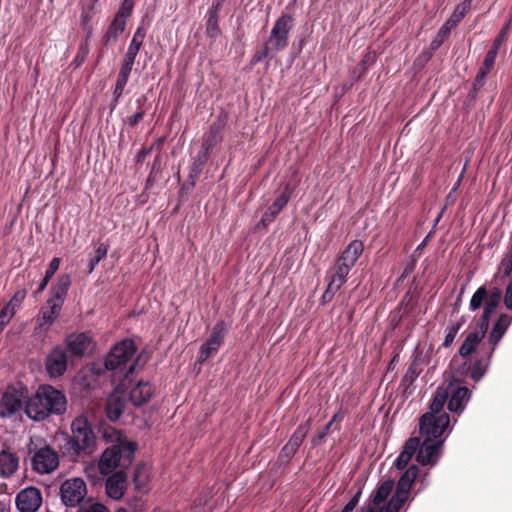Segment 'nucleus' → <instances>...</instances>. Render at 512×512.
I'll use <instances>...</instances> for the list:
<instances>
[{
    "label": "nucleus",
    "instance_id": "c756f323",
    "mask_svg": "<svg viewBox=\"0 0 512 512\" xmlns=\"http://www.w3.org/2000/svg\"><path fill=\"white\" fill-rule=\"evenodd\" d=\"M19 458L16 454L9 451L0 452V476L8 478L18 469Z\"/></svg>",
    "mask_w": 512,
    "mask_h": 512
},
{
    "label": "nucleus",
    "instance_id": "6e6552de",
    "mask_svg": "<svg viewBox=\"0 0 512 512\" xmlns=\"http://www.w3.org/2000/svg\"><path fill=\"white\" fill-rule=\"evenodd\" d=\"M450 417L448 413L440 415H432L431 413H424L420 417L419 430L420 434L425 439L439 440L445 430L449 427Z\"/></svg>",
    "mask_w": 512,
    "mask_h": 512
},
{
    "label": "nucleus",
    "instance_id": "e2e57ef3",
    "mask_svg": "<svg viewBox=\"0 0 512 512\" xmlns=\"http://www.w3.org/2000/svg\"><path fill=\"white\" fill-rule=\"evenodd\" d=\"M504 304L506 308L512 309V290H506V294L504 296Z\"/></svg>",
    "mask_w": 512,
    "mask_h": 512
},
{
    "label": "nucleus",
    "instance_id": "393cba45",
    "mask_svg": "<svg viewBox=\"0 0 512 512\" xmlns=\"http://www.w3.org/2000/svg\"><path fill=\"white\" fill-rule=\"evenodd\" d=\"M420 437H410L404 444L402 451L395 461V466L399 470L406 468L412 457L417 454Z\"/></svg>",
    "mask_w": 512,
    "mask_h": 512
},
{
    "label": "nucleus",
    "instance_id": "412c9836",
    "mask_svg": "<svg viewBox=\"0 0 512 512\" xmlns=\"http://www.w3.org/2000/svg\"><path fill=\"white\" fill-rule=\"evenodd\" d=\"M154 393L149 382L139 381L129 392V398L134 406H142L150 401Z\"/></svg>",
    "mask_w": 512,
    "mask_h": 512
},
{
    "label": "nucleus",
    "instance_id": "4d7b16f0",
    "mask_svg": "<svg viewBox=\"0 0 512 512\" xmlns=\"http://www.w3.org/2000/svg\"><path fill=\"white\" fill-rule=\"evenodd\" d=\"M418 257L417 256H414L412 254L411 256V261L406 265L403 273H402V278L403 277H406L407 275H409L415 268V265H416V261H417Z\"/></svg>",
    "mask_w": 512,
    "mask_h": 512
},
{
    "label": "nucleus",
    "instance_id": "4c0bfd02",
    "mask_svg": "<svg viewBox=\"0 0 512 512\" xmlns=\"http://www.w3.org/2000/svg\"><path fill=\"white\" fill-rule=\"evenodd\" d=\"M406 501V498L394 493L387 505L382 507V512H399Z\"/></svg>",
    "mask_w": 512,
    "mask_h": 512
},
{
    "label": "nucleus",
    "instance_id": "09e8293b",
    "mask_svg": "<svg viewBox=\"0 0 512 512\" xmlns=\"http://www.w3.org/2000/svg\"><path fill=\"white\" fill-rule=\"evenodd\" d=\"M490 71L491 69H485V66L483 65L479 68L475 80L473 82V88L475 90L480 89L484 85L486 76Z\"/></svg>",
    "mask_w": 512,
    "mask_h": 512
},
{
    "label": "nucleus",
    "instance_id": "5701e85b",
    "mask_svg": "<svg viewBox=\"0 0 512 512\" xmlns=\"http://www.w3.org/2000/svg\"><path fill=\"white\" fill-rule=\"evenodd\" d=\"M419 475V468L411 465L400 477L395 493L408 499L411 487Z\"/></svg>",
    "mask_w": 512,
    "mask_h": 512
},
{
    "label": "nucleus",
    "instance_id": "1a4fd4ad",
    "mask_svg": "<svg viewBox=\"0 0 512 512\" xmlns=\"http://www.w3.org/2000/svg\"><path fill=\"white\" fill-rule=\"evenodd\" d=\"M86 494V483L81 478L67 479L60 486L61 501L67 507L78 506Z\"/></svg>",
    "mask_w": 512,
    "mask_h": 512
},
{
    "label": "nucleus",
    "instance_id": "c9c22d12",
    "mask_svg": "<svg viewBox=\"0 0 512 512\" xmlns=\"http://www.w3.org/2000/svg\"><path fill=\"white\" fill-rule=\"evenodd\" d=\"M344 419V412L340 408V410L335 413L332 419L325 425L320 433L313 437L312 443L313 445H319L323 442L324 438L329 434L334 423H340Z\"/></svg>",
    "mask_w": 512,
    "mask_h": 512
},
{
    "label": "nucleus",
    "instance_id": "7c9ffc66",
    "mask_svg": "<svg viewBox=\"0 0 512 512\" xmlns=\"http://www.w3.org/2000/svg\"><path fill=\"white\" fill-rule=\"evenodd\" d=\"M132 68H133L132 66H129L127 64H123V63L121 64V67H120V70H119V73L117 76L115 88L113 91L114 106H116L118 104V102L124 92V89H125V86L127 85Z\"/></svg>",
    "mask_w": 512,
    "mask_h": 512
},
{
    "label": "nucleus",
    "instance_id": "f8f14e48",
    "mask_svg": "<svg viewBox=\"0 0 512 512\" xmlns=\"http://www.w3.org/2000/svg\"><path fill=\"white\" fill-rule=\"evenodd\" d=\"M44 366L50 378L63 376L68 367V354L64 347L55 346L46 355Z\"/></svg>",
    "mask_w": 512,
    "mask_h": 512
},
{
    "label": "nucleus",
    "instance_id": "49530a36",
    "mask_svg": "<svg viewBox=\"0 0 512 512\" xmlns=\"http://www.w3.org/2000/svg\"><path fill=\"white\" fill-rule=\"evenodd\" d=\"M297 450V447L287 442L280 451L279 460L282 462H289L294 457Z\"/></svg>",
    "mask_w": 512,
    "mask_h": 512
},
{
    "label": "nucleus",
    "instance_id": "f3484780",
    "mask_svg": "<svg viewBox=\"0 0 512 512\" xmlns=\"http://www.w3.org/2000/svg\"><path fill=\"white\" fill-rule=\"evenodd\" d=\"M293 193V187L287 184L284 190L280 193V195L273 201L271 205L268 206L267 210L264 212L261 223L266 226L270 224L276 216L283 210V208L289 202L291 195Z\"/></svg>",
    "mask_w": 512,
    "mask_h": 512
},
{
    "label": "nucleus",
    "instance_id": "c85d7f7f",
    "mask_svg": "<svg viewBox=\"0 0 512 512\" xmlns=\"http://www.w3.org/2000/svg\"><path fill=\"white\" fill-rule=\"evenodd\" d=\"M90 342L91 338L86 333L70 335L66 339L68 350L75 356H83Z\"/></svg>",
    "mask_w": 512,
    "mask_h": 512
},
{
    "label": "nucleus",
    "instance_id": "0eeeda50",
    "mask_svg": "<svg viewBox=\"0 0 512 512\" xmlns=\"http://www.w3.org/2000/svg\"><path fill=\"white\" fill-rule=\"evenodd\" d=\"M292 27L293 19L290 15L285 14L279 17L271 29L270 37L263 50L256 57V61H260L262 57L269 54H275L284 50L288 46V37Z\"/></svg>",
    "mask_w": 512,
    "mask_h": 512
},
{
    "label": "nucleus",
    "instance_id": "f704fd0d",
    "mask_svg": "<svg viewBox=\"0 0 512 512\" xmlns=\"http://www.w3.org/2000/svg\"><path fill=\"white\" fill-rule=\"evenodd\" d=\"M311 424L312 418H308L305 422L301 423L290 437L288 443L299 449L311 428Z\"/></svg>",
    "mask_w": 512,
    "mask_h": 512
},
{
    "label": "nucleus",
    "instance_id": "7ed1b4c3",
    "mask_svg": "<svg viewBox=\"0 0 512 512\" xmlns=\"http://www.w3.org/2000/svg\"><path fill=\"white\" fill-rule=\"evenodd\" d=\"M71 435H66L61 445L64 455L71 459L85 458L92 455L97 448V438L92 424L84 415L77 416L70 426Z\"/></svg>",
    "mask_w": 512,
    "mask_h": 512
},
{
    "label": "nucleus",
    "instance_id": "4468645a",
    "mask_svg": "<svg viewBox=\"0 0 512 512\" xmlns=\"http://www.w3.org/2000/svg\"><path fill=\"white\" fill-rule=\"evenodd\" d=\"M130 386V383H126L125 387H121L120 383H118L114 391L108 396L105 405V412L110 421H117L123 414L126 408L125 391L129 389Z\"/></svg>",
    "mask_w": 512,
    "mask_h": 512
},
{
    "label": "nucleus",
    "instance_id": "864d4df0",
    "mask_svg": "<svg viewBox=\"0 0 512 512\" xmlns=\"http://www.w3.org/2000/svg\"><path fill=\"white\" fill-rule=\"evenodd\" d=\"M144 115L145 111L139 108V110L134 115H131L127 118V123L133 127L143 119Z\"/></svg>",
    "mask_w": 512,
    "mask_h": 512
},
{
    "label": "nucleus",
    "instance_id": "680f3d73",
    "mask_svg": "<svg viewBox=\"0 0 512 512\" xmlns=\"http://www.w3.org/2000/svg\"><path fill=\"white\" fill-rule=\"evenodd\" d=\"M334 297V290H324L322 295V304H326L332 300Z\"/></svg>",
    "mask_w": 512,
    "mask_h": 512
},
{
    "label": "nucleus",
    "instance_id": "774afa93",
    "mask_svg": "<svg viewBox=\"0 0 512 512\" xmlns=\"http://www.w3.org/2000/svg\"><path fill=\"white\" fill-rule=\"evenodd\" d=\"M459 22H457L452 16L445 22V26L448 27L450 30L455 28L458 25Z\"/></svg>",
    "mask_w": 512,
    "mask_h": 512
},
{
    "label": "nucleus",
    "instance_id": "69168bd1",
    "mask_svg": "<svg viewBox=\"0 0 512 512\" xmlns=\"http://www.w3.org/2000/svg\"><path fill=\"white\" fill-rule=\"evenodd\" d=\"M445 39H442V38H438V35L436 36V38L431 42L430 44V47L432 50H436L438 49L442 43L444 42Z\"/></svg>",
    "mask_w": 512,
    "mask_h": 512
},
{
    "label": "nucleus",
    "instance_id": "72a5a7b5",
    "mask_svg": "<svg viewBox=\"0 0 512 512\" xmlns=\"http://www.w3.org/2000/svg\"><path fill=\"white\" fill-rule=\"evenodd\" d=\"M448 398L449 393L447 389L441 387L437 388L431 401V404L429 406L430 411H428L427 413H431L432 415H440L442 413H445L443 411V408Z\"/></svg>",
    "mask_w": 512,
    "mask_h": 512
},
{
    "label": "nucleus",
    "instance_id": "2eb2a0df",
    "mask_svg": "<svg viewBox=\"0 0 512 512\" xmlns=\"http://www.w3.org/2000/svg\"><path fill=\"white\" fill-rule=\"evenodd\" d=\"M42 502V493L34 486L22 489L15 498L16 507L20 512H37Z\"/></svg>",
    "mask_w": 512,
    "mask_h": 512
},
{
    "label": "nucleus",
    "instance_id": "dca6fc26",
    "mask_svg": "<svg viewBox=\"0 0 512 512\" xmlns=\"http://www.w3.org/2000/svg\"><path fill=\"white\" fill-rule=\"evenodd\" d=\"M443 440L424 439L417 449L416 461L425 466H434L441 455Z\"/></svg>",
    "mask_w": 512,
    "mask_h": 512
},
{
    "label": "nucleus",
    "instance_id": "ddd939ff",
    "mask_svg": "<svg viewBox=\"0 0 512 512\" xmlns=\"http://www.w3.org/2000/svg\"><path fill=\"white\" fill-rule=\"evenodd\" d=\"M67 290H57L55 295L49 298L42 306L40 314L37 317L39 327H50L56 317L59 315Z\"/></svg>",
    "mask_w": 512,
    "mask_h": 512
},
{
    "label": "nucleus",
    "instance_id": "cd10ccee",
    "mask_svg": "<svg viewBox=\"0 0 512 512\" xmlns=\"http://www.w3.org/2000/svg\"><path fill=\"white\" fill-rule=\"evenodd\" d=\"M469 397L470 390L467 387H457L452 391L448 400V410L453 413L462 412Z\"/></svg>",
    "mask_w": 512,
    "mask_h": 512
},
{
    "label": "nucleus",
    "instance_id": "a18cd8bd",
    "mask_svg": "<svg viewBox=\"0 0 512 512\" xmlns=\"http://www.w3.org/2000/svg\"><path fill=\"white\" fill-rule=\"evenodd\" d=\"M206 32L210 37H216L219 34L218 18L216 13H211L207 23Z\"/></svg>",
    "mask_w": 512,
    "mask_h": 512
},
{
    "label": "nucleus",
    "instance_id": "bb28decb",
    "mask_svg": "<svg viewBox=\"0 0 512 512\" xmlns=\"http://www.w3.org/2000/svg\"><path fill=\"white\" fill-rule=\"evenodd\" d=\"M363 251V242L354 240L347 245L338 260L341 261V263L347 264L350 268H353Z\"/></svg>",
    "mask_w": 512,
    "mask_h": 512
},
{
    "label": "nucleus",
    "instance_id": "6e6d98bb",
    "mask_svg": "<svg viewBox=\"0 0 512 512\" xmlns=\"http://www.w3.org/2000/svg\"><path fill=\"white\" fill-rule=\"evenodd\" d=\"M431 235H432V231L423 239V241L416 247L415 251L413 252V255L414 256H417L418 258L420 257V255L422 254L423 250L425 249V247L427 246L430 238H431Z\"/></svg>",
    "mask_w": 512,
    "mask_h": 512
},
{
    "label": "nucleus",
    "instance_id": "bf43d9fd",
    "mask_svg": "<svg viewBox=\"0 0 512 512\" xmlns=\"http://www.w3.org/2000/svg\"><path fill=\"white\" fill-rule=\"evenodd\" d=\"M107 253H108V246L105 244H101L96 249L95 257L99 258V260L101 261L102 259H104L106 257Z\"/></svg>",
    "mask_w": 512,
    "mask_h": 512
},
{
    "label": "nucleus",
    "instance_id": "aec40b11",
    "mask_svg": "<svg viewBox=\"0 0 512 512\" xmlns=\"http://www.w3.org/2000/svg\"><path fill=\"white\" fill-rule=\"evenodd\" d=\"M221 129L219 126H211L209 130L204 134L201 148L203 150V156L200 159L198 170L207 161L210 151L221 141Z\"/></svg>",
    "mask_w": 512,
    "mask_h": 512
},
{
    "label": "nucleus",
    "instance_id": "473e14b6",
    "mask_svg": "<svg viewBox=\"0 0 512 512\" xmlns=\"http://www.w3.org/2000/svg\"><path fill=\"white\" fill-rule=\"evenodd\" d=\"M481 341L482 338L479 337L478 334L469 332L459 348V355L463 359H467L476 351Z\"/></svg>",
    "mask_w": 512,
    "mask_h": 512
},
{
    "label": "nucleus",
    "instance_id": "79ce46f5",
    "mask_svg": "<svg viewBox=\"0 0 512 512\" xmlns=\"http://www.w3.org/2000/svg\"><path fill=\"white\" fill-rule=\"evenodd\" d=\"M133 0H123L118 12L115 17L127 21L133 10Z\"/></svg>",
    "mask_w": 512,
    "mask_h": 512
},
{
    "label": "nucleus",
    "instance_id": "9b49d317",
    "mask_svg": "<svg viewBox=\"0 0 512 512\" xmlns=\"http://www.w3.org/2000/svg\"><path fill=\"white\" fill-rule=\"evenodd\" d=\"M227 332L228 327L224 320H219L215 323L212 328L211 335L200 348L198 359L200 363L205 362L213 354L218 352L219 348L224 343Z\"/></svg>",
    "mask_w": 512,
    "mask_h": 512
},
{
    "label": "nucleus",
    "instance_id": "2f4dec72",
    "mask_svg": "<svg viewBox=\"0 0 512 512\" xmlns=\"http://www.w3.org/2000/svg\"><path fill=\"white\" fill-rule=\"evenodd\" d=\"M125 27L126 21L114 17L103 37L104 44L111 45L115 43L119 35H121L124 32Z\"/></svg>",
    "mask_w": 512,
    "mask_h": 512
},
{
    "label": "nucleus",
    "instance_id": "603ef678",
    "mask_svg": "<svg viewBox=\"0 0 512 512\" xmlns=\"http://www.w3.org/2000/svg\"><path fill=\"white\" fill-rule=\"evenodd\" d=\"M361 497V491L358 490L357 493L349 500V502L345 505L341 512H352L359 503Z\"/></svg>",
    "mask_w": 512,
    "mask_h": 512
},
{
    "label": "nucleus",
    "instance_id": "b1692460",
    "mask_svg": "<svg viewBox=\"0 0 512 512\" xmlns=\"http://www.w3.org/2000/svg\"><path fill=\"white\" fill-rule=\"evenodd\" d=\"M26 297V290H17L0 311V322L8 324Z\"/></svg>",
    "mask_w": 512,
    "mask_h": 512
},
{
    "label": "nucleus",
    "instance_id": "ea45409f",
    "mask_svg": "<svg viewBox=\"0 0 512 512\" xmlns=\"http://www.w3.org/2000/svg\"><path fill=\"white\" fill-rule=\"evenodd\" d=\"M512 271V253L506 255L498 268L497 277L504 278L510 275Z\"/></svg>",
    "mask_w": 512,
    "mask_h": 512
},
{
    "label": "nucleus",
    "instance_id": "58836bf2",
    "mask_svg": "<svg viewBox=\"0 0 512 512\" xmlns=\"http://www.w3.org/2000/svg\"><path fill=\"white\" fill-rule=\"evenodd\" d=\"M472 1L473 0H464L462 3L458 4L453 13H452V17L457 21V22H460L464 17L465 15L467 14V12L470 10L471 8V5H472Z\"/></svg>",
    "mask_w": 512,
    "mask_h": 512
},
{
    "label": "nucleus",
    "instance_id": "5fc2aeb1",
    "mask_svg": "<svg viewBox=\"0 0 512 512\" xmlns=\"http://www.w3.org/2000/svg\"><path fill=\"white\" fill-rule=\"evenodd\" d=\"M360 512H382L381 504H374V499L361 507Z\"/></svg>",
    "mask_w": 512,
    "mask_h": 512
},
{
    "label": "nucleus",
    "instance_id": "052dcab7",
    "mask_svg": "<svg viewBox=\"0 0 512 512\" xmlns=\"http://www.w3.org/2000/svg\"><path fill=\"white\" fill-rule=\"evenodd\" d=\"M417 377L416 369L414 366H410L408 370L406 371L403 381H410L412 382Z\"/></svg>",
    "mask_w": 512,
    "mask_h": 512
},
{
    "label": "nucleus",
    "instance_id": "e433bc0d",
    "mask_svg": "<svg viewBox=\"0 0 512 512\" xmlns=\"http://www.w3.org/2000/svg\"><path fill=\"white\" fill-rule=\"evenodd\" d=\"M394 488V481L391 479H388L381 483V485L377 488L376 492L373 495L374 504H381L386 501L390 493L392 492Z\"/></svg>",
    "mask_w": 512,
    "mask_h": 512
},
{
    "label": "nucleus",
    "instance_id": "20e7f679",
    "mask_svg": "<svg viewBox=\"0 0 512 512\" xmlns=\"http://www.w3.org/2000/svg\"><path fill=\"white\" fill-rule=\"evenodd\" d=\"M135 352L134 342L125 339L114 345L105 358V368L113 371V379L114 381L118 380L121 387H125L126 383L132 384L134 381L136 361H133V357Z\"/></svg>",
    "mask_w": 512,
    "mask_h": 512
},
{
    "label": "nucleus",
    "instance_id": "3c124183",
    "mask_svg": "<svg viewBox=\"0 0 512 512\" xmlns=\"http://www.w3.org/2000/svg\"><path fill=\"white\" fill-rule=\"evenodd\" d=\"M497 53H498V51H496L495 49H493V48L489 49V51L487 52V54L484 58L483 64H482L483 66H485V69L493 68Z\"/></svg>",
    "mask_w": 512,
    "mask_h": 512
},
{
    "label": "nucleus",
    "instance_id": "a211bd4d",
    "mask_svg": "<svg viewBox=\"0 0 512 512\" xmlns=\"http://www.w3.org/2000/svg\"><path fill=\"white\" fill-rule=\"evenodd\" d=\"M512 322V316L502 313L496 323L493 325L492 330L488 336L489 354L493 355L496 346L506 333L508 327Z\"/></svg>",
    "mask_w": 512,
    "mask_h": 512
},
{
    "label": "nucleus",
    "instance_id": "f257e3e1",
    "mask_svg": "<svg viewBox=\"0 0 512 512\" xmlns=\"http://www.w3.org/2000/svg\"><path fill=\"white\" fill-rule=\"evenodd\" d=\"M103 437L110 440L112 445L102 453L98 468L103 475L111 474L106 479V494L114 500H119L127 488L125 470L131 466L138 446L113 427H106Z\"/></svg>",
    "mask_w": 512,
    "mask_h": 512
},
{
    "label": "nucleus",
    "instance_id": "13d9d810",
    "mask_svg": "<svg viewBox=\"0 0 512 512\" xmlns=\"http://www.w3.org/2000/svg\"><path fill=\"white\" fill-rule=\"evenodd\" d=\"M91 9L83 8L80 16V22L83 26H86L91 20Z\"/></svg>",
    "mask_w": 512,
    "mask_h": 512
},
{
    "label": "nucleus",
    "instance_id": "423d86ee",
    "mask_svg": "<svg viewBox=\"0 0 512 512\" xmlns=\"http://www.w3.org/2000/svg\"><path fill=\"white\" fill-rule=\"evenodd\" d=\"M476 290L470 300V309L476 310L484 306V311L480 319L476 323V329L472 333L478 334L482 339L484 338L489 328V319L492 313L500 304L502 298V290Z\"/></svg>",
    "mask_w": 512,
    "mask_h": 512
},
{
    "label": "nucleus",
    "instance_id": "a878e982",
    "mask_svg": "<svg viewBox=\"0 0 512 512\" xmlns=\"http://www.w3.org/2000/svg\"><path fill=\"white\" fill-rule=\"evenodd\" d=\"M145 35H146V31L143 28L138 27L137 30L134 32L132 40H131V42L128 46V49L124 55V58L122 61L123 64H127V65L133 67L136 56H137L140 48L142 47Z\"/></svg>",
    "mask_w": 512,
    "mask_h": 512
},
{
    "label": "nucleus",
    "instance_id": "a19ab883",
    "mask_svg": "<svg viewBox=\"0 0 512 512\" xmlns=\"http://www.w3.org/2000/svg\"><path fill=\"white\" fill-rule=\"evenodd\" d=\"M59 266H60V258H57V257L53 258L48 266V269L46 270L45 277H44L39 288H45V286H47L49 280L53 277V275L59 269Z\"/></svg>",
    "mask_w": 512,
    "mask_h": 512
},
{
    "label": "nucleus",
    "instance_id": "37998d69",
    "mask_svg": "<svg viewBox=\"0 0 512 512\" xmlns=\"http://www.w3.org/2000/svg\"><path fill=\"white\" fill-rule=\"evenodd\" d=\"M133 481L137 490H142L147 482V474L143 467H137L134 471Z\"/></svg>",
    "mask_w": 512,
    "mask_h": 512
},
{
    "label": "nucleus",
    "instance_id": "0e129e2a",
    "mask_svg": "<svg viewBox=\"0 0 512 512\" xmlns=\"http://www.w3.org/2000/svg\"><path fill=\"white\" fill-rule=\"evenodd\" d=\"M450 29L443 25L438 31V38L446 39L450 34Z\"/></svg>",
    "mask_w": 512,
    "mask_h": 512
},
{
    "label": "nucleus",
    "instance_id": "39448f33",
    "mask_svg": "<svg viewBox=\"0 0 512 512\" xmlns=\"http://www.w3.org/2000/svg\"><path fill=\"white\" fill-rule=\"evenodd\" d=\"M31 456V467L38 474H49L59 466L58 453L40 438L31 437L27 444Z\"/></svg>",
    "mask_w": 512,
    "mask_h": 512
},
{
    "label": "nucleus",
    "instance_id": "6ab92c4d",
    "mask_svg": "<svg viewBox=\"0 0 512 512\" xmlns=\"http://www.w3.org/2000/svg\"><path fill=\"white\" fill-rule=\"evenodd\" d=\"M491 358L492 355L489 354V348L485 349L482 347L476 360L468 367L467 374L469 378H471L474 382L480 381L488 369Z\"/></svg>",
    "mask_w": 512,
    "mask_h": 512
},
{
    "label": "nucleus",
    "instance_id": "338daca9",
    "mask_svg": "<svg viewBox=\"0 0 512 512\" xmlns=\"http://www.w3.org/2000/svg\"><path fill=\"white\" fill-rule=\"evenodd\" d=\"M100 262L99 258H96L95 256L93 258L90 259L89 261V269H88V272L91 273L95 267L98 265V263Z\"/></svg>",
    "mask_w": 512,
    "mask_h": 512
},
{
    "label": "nucleus",
    "instance_id": "de8ad7c7",
    "mask_svg": "<svg viewBox=\"0 0 512 512\" xmlns=\"http://www.w3.org/2000/svg\"><path fill=\"white\" fill-rule=\"evenodd\" d=\"M461 325L462 324L460 322H457L447 328V334L444 338L443 346L449 347L454 342V339L459 332Z\"/></svg>",
    "mask_w": 512,
    "mask_h": 512
},
{
    "label": "nucleus",
    "instance_id": "8fccbe9b",
    "mask_svg": "<svg viewBox=\"0 0 512 512\" xmlns=\"http://www.w3.org/2000/svg\"><path fill=\"white\" fill-rule=\"evenodd\" d=\"M77 512H109V510L105 505L99 502H93L87 506L80 507Z\"/></svg>",
    "mask_w": 512,
    "mask_h": 512
},
{
    "label": "nucleus",
    "instance_id": "f03ea898",
    "mask_svg": "<svg viewBox=\"0 0 512 512\" xmlns=\"http://www.w3.org/2000/svg\"><path fill=\"white\" fill-rule=\"evenodd\" d=\"M67 410L65 394L51 385H40L26 402L25 413L34 421H43L51 415H63Z\"/></svg>",
    "mask_w": 512,
    "mask_h": 512
},
{
    "label": "nucleus",
    "instance_id": "9d476101",
    "mask_svg": "<svg viewBox=\"0 0 512 512\" xmlns=\"http://www.w3.org/2000/svg\"><path fill=\"white\" fill-rule=\"evenodd\" d=\"M27 388L22 384L9 385L0 400V415L11 416L21 410Z\"/></svg>",
    "mask_w": 512,
    "mask_h": 512
},
{
    "label": "nucleus",
    "instance_id": "c03bdc74",
    "mask_svg": "<svg viewBox=\"0 0 512 512\" xmlns=\"http://www.w3.org/2000/svg\"><path fill=\"white\" fill-rule=\"evenodd\" d=\"M511 22H512V19L501 29L500 33L495 38L491 48L498 51L500 46L508 39Z\"/></svg>",
    "mask_w": 512,
    "mask_h": 512
},
{
    "label": "nucleus",
    "instance_id": "4be33fe9",
    "mask_svg": "<svg viewBox=\"0 0 512 512\" xmlns=\"http://www.w3.org/2000/svg\"><path fill=\"white\" fill-rule=\"evenodd\" d=\"M352 268L347 264L341 263L338 259L334 266L328 271V287L327 288H341L345 284L347 276Z\"/></svg>",
    "mask_w": 512,
    "mask_h": 512
}]
</instances>
